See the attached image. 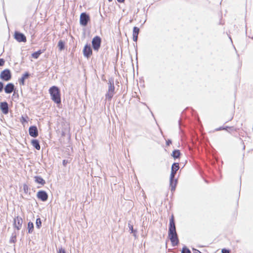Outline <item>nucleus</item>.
<instances>
[{
    "label": "nucleus",
    "mask_w": 253,
    "mask_h": 253,
    "mask_svg": "<svg viewBox=\"0 0 253 253\" xmlns=\"http://www.w3.org/2000/svg\"><path fill=\"white\" fill-rule=\"evenodd\" d=\"M49 93L52 100L57 105H60L61 100L59 88L57 86H52L49 89Z\"/></svg>",
    "instance_id": "obj_1"
},
{
    "label": "nucleus",
    "mask_w": 253,
    "mask_h": 253,
    "mask_svg": "<svg viewBox=\"0 0 253 253\" xmlns=\"http://www.w3.org/2000/svg\"><path fill=\"white\" fill-rule=\"evenodd\" d=\"M179 164L174 163L171 167V173L170 175V184L171 186V189L174 190L176 186V180H174V178L177 171L179 169Z\"/></svg>",
    "instance_id": "obj_2"
},
{
    "label": "nucleus",
    "mask_w": 253,
    "mask_h": 253,
    "mask_svg": "<svg viewBox=\"0 0 253 253\" xmlns=\"http://www.w3.org/2000/svg\"><path fill=\"white\" fill-rule=\"evenodd\" d=\"M168 237L171 241L172 246L178 245L179 240L176 231L168 232Z\"/></svg>",
    "instance_id": "obj_3"
},
{
    "label": "nucleus",
    "mask_w": 253,
    "mask_h": 253,
    "mask_svg": "<svg viewBox=\"0 0 253 253\" xmlns=\"http://www.w3.org/2000/svg\"><path fill=\"white\" fill-rule=\"evenodd\" d=\"M0 79L4 81H8L11 78V74L9 69L2 71L0 74Z\"/></svg>",
    "instance_id": "obj_4"
},
{
    "label": "nucleus",
    "mask_w": 253,
    "mask_h": 253,
    "mask_svg": "<svg viewBox=\"0 0 253 253\" xmlns=\"http://www.w3.org/2000/svg\"><path fill=\"white\" fill-rule=\"evenodd\" d=\"M90 20L89 16L85 13L81 14L80 18V24L82 26H85L87 25L88 22Z\"/></svg>",
    "instance_id": "obj_5"
},
{
    "label": "nucleus",
    "mask_w": 253,
    "mask_h": 253,
    "mask_svg": "<svg viewBox=\"0 0 253 253\" xmlns=\"http://www.w3.org/2000/svg\"><path fill=\"white\" fill-rule=\"evenodd\" d=\"M101 39L99 36H95L92 41V45L93 49L98 50L100 47Z\"/></svg>",
    "instance_id": "obj_6"
},
{
    "label": "nucleus",
    "mask_w": 253,
    "mask_h": 253,
    "mask_svg": "<svg viewBox=\"0 0 253 253\" xmlns=\"http://www.w3.org/2000/svg\"><path fill=\"white\" fill-rule=\"evenodd\" d=\"M115 93V86L113 84L110 83L108 87V90L106 94V98L110 100L113 97Z\"/></svg>",
    "instance_id": "obj_7"
},
{
    "label": "nucleus",
    "mask_w": 253,
    "mask_h": 253,
    "mask_svg": "<svg viewBox=\"0 0 253 253\" xmlns=\"http://www.w3.org/2000/svg\"><path fill=\"white\" fill-rule=\"evenodd\" d=\"M14 38L18 42H26V37L25 36L21 33L18 32H15L14 33Z\"/></svg>",
    "instance_id": "obj_8"
},
{
    "label": "nucleus",
    "mask_w": 253,
    "mask_h": 253,
    "mask_svg": "<svg viewBox=\"0 0 253 253\" xmlns=\"http://www.w3.org/2000/svg\"><path fill=\"white\" fill-rule=\"evenodd\" d=\"M22 222V219L20 217L17 216L14 219V225L17 230L21 228Z\"/></svg>",
    "instance_id": "obj_9"
},
{
    "label": "nucleus",
    "mask_w": 253,
    "mask_h": 253,
    "mask_svg": "<svg viewBox=\"0 0 253 253\" xmlns=\"http://www.w3.org/2000/svg\"><path fill=\"white\" fill-rule=\"evenodd\" d=\"M37 197L42 201H45L48 199V195L44 191H40L37 193Z\"/></svg>",
    "instance_id": "obj_10"
},
{
    "label": "nucleus",
    "mask_w": 253,
    "mask_h": 253,
    "mask_svg": "<svg viewBox=\"0 0 253 253\" xmlns=\"http://www.w3.org/2000/svg\"><path fill=\"white\" fill-rule=\"evenodd\" d=\"M83 53L84 56L88 57L92 54V49L89 45H85L83 49Z\"/></svg>",
    "instance_id": "obj_11"
},
{
    "label": "nucleus",
    "mask_w": 253,
    "mask_h": 253,
    "mask_svg": "<svg viewBox=\"0 0 253 253\" xmlns=\"http://www.w3.org/2000/svg\"><path fill=\"white\" fill-rule=\"evenodd\" d=\"M29 134L30 136L36 137L38 135V131L36 126H30L29 129Z\"/></svg>",
    "instance_id": "obj_12"
},
{
    "label": "nucleus",
    "mask_w": 253,
    "mask_h": 253,
    "mask_svg": "<svg viewBox=\"0 0 253 253\" xmlns=\"http://www.w3.org/2000/svg\"><path fill=\"white\" fill-rule=\"evenodd\" d=\"M176 231L175 223L174 220V216L173 215H171L169 219V232Z\"/></svg>",
    "instance_id": "obj_13"
},
{
    "label": "nucleus",
    "mask_w": 253,
    "mask_h": 253,
    "mask_svg": "<svg viewBox=\"0 0 253 253\" xmlns=\"http://www.w3.org/2000/svg\"><path fill=\"white\" fill-rule=\"evenodd\" d=\"M0 108L3 114H7L8 113V106L6 102H1Z\"/></svg>",
    "instance_id": "obj_14"
},
{
    "label": "nucleus",
    "mask_w": 253,
    "mask_h": 253,
    "mask_svg": "<svg viewBox=\"0 0 253 253\" xmlns=\"http://www.w3.org/2000/svg\"><path fill=\"white\" fill-rule=\"evenodd\" d=\"M14 90V85L12 83L7 84L4 87V91L6 93H11Z\"/></svg>",
    "instance_id": "obj_15"
},
{
    "label": "nucleus",
    "mask_w": 253,
    "mask_h": 253,
    "mask_svg": "<svg viewBox=\"0 0 253 253\" xmlns=\"http://www.w3.org/2000/svg\"><path fill=\"white\" fill-rule=\"evenodd\" d=\"M139 32V29L137 27H134L133 29V40L134 42L137 41L138 35Z\"/></svg>",
    "instance_id": "obj_16"
},
{
    "label": "nucleus",
    "mask_w": 253,
    "mask_h": 253,
    "mask_svg": "<svg viewBox=\"0 0 253 253\" xmlns=\"http://www.w3.org/2000/svg\"><path fill=\"white\" fill-rule=\"evenodd\" d=\"M30 75L28 72L25 73L22 77L19 79V82L20 85H24L25 84V80L29 77Z\"/></svg>",
    "instance_id": "obj_17"
},
{
    "label": "nucleus",
    "mask_w": 253,
    "mask_h": 253,
    "mask_svg": "<svg viewBox=\"0 0 253 253\" xmlns=\"http://www.w3.org/2000/svg\"><path fill=\"white\" fill-rule=\"evenodd\" d=\"M34 178L36 182L42 185H44L45 183V180L41 176H36Z\"/></svg>",
    "instance_id": "obj_18"
},
{
    "label": "nucleus",
    "mask_w": 253,
    "mask_h": 253,
    "mask_svg": "<svg viewBox=\"0 0 253 253\" xmlns=\"http://www.w3.org/2000/svg\"><path fill=\"white\" fill-rule=\"evenodd\" d=\"M31 143L33 146L37 150H39L41 149V146L38 140H33L31 142Z\"/></svg>",
    "instance_id": "obj_19"
},
{
    "label": "nucleus",
    "mask_w": 253,
    "mask_h": 253,
    "mask_svg": "<svg viewBox=\"0 0 253 253\" xmlns=\"http://www.w3.org/2000/svg\"><path fill=\"white\" fill-rule=\"evenodd\" d=\"M43 50H39L38 51L34 52L32 54V57L34 59H37L39 58L40 55L44 51Z\"/></svg>",
    "instance_id": "obj_20"
},
{
    "label": "nucleus",
    "mask_w": 253,
    "mask_h": 253,
    "mask_svg": "<svg viewBox=\"0 0 253 253\" xmlns=\"http://www.w3.org/2000/svg\"><path fill=\"white\" fill-rule=\"evenodd\" d=\"M57 46L59 48V50L60 51H62V50H63L64 49V46H65L64 42L63 41H62V40H60L58 42Z\"/></svg>",
    "instance_id": "obj_21"
},
{
    "label": "nucleus",
    "mask_w": 253,
    "mask_h": 253,
    "mask_svg": "<svg viewBox=\"0 0 253 253\" xmlns=\"http://www.w3.org/2000/svg\"><path fill=\"white\" fill-rule=\"evenodd\" d=\"M172 156L174 158H178L180 155V152L178 150H175L172 153Z\"/></svg>",
    "instance_id": "obj_22"
},
{
    "label": "nucleus",
    "mask_w": 253,
    "mask_h": 253,
    "mask_svg": "<svg viewBox=\"0 0 253 253\" xmlns=\"http://www.w3.org/2000/svg\"><path fill=\"white\" fill-rule=\"evenodd\" d=\"M28 228L29 229V232H32L34 229V224L32 222H29L28 223Z\"/></svg>",
    "instance_id": "obj_23"
},
{
    "label": "nucleus",
    "mask_w": 253,
    "mask_h": 253,
    "mask_svg": "<svg viewBox=\"0 0 253 253\" xmlns=\"http://www.w3.org/2000/svg\"><path fill=\"white\" fill-rule=\"evenodd\" d=\"M36 226L38 228H40V227L42 225V222L41 220V219L40 218H38L36 220Z\"/></svg>",
    "instance_id": "obj_24"
},
{
    "label": "nucleus",
    "mask_w": 253,
    "mask_h": 253,
    "mask_svg": "<svg viewBox=\"0 0 253 253\" xmlns=\"http://www.w3.org/2000/svg\"><path fill=\"white\" fill-rule=\"evenodd\" d=\"M181 253H191V251L189 250L188 248L186 247H184L182 248Z\"/></svg>",
    "instance_id": "obj_25"
},
{
    "label": "nucleus",
    "mask_w": 253,
    "mask_h": 253,
    "mask_svg": "<svg viewBox=\"0 0 253 253\" xmlns=\"http://www.w3.org/2000/svg\"><path fill=\"white\" fill-rule=\"evenodd\" d=\"M23 190L24 193L26 194L28 193V192H29L28 186L26 184H24L23 185Z\"/></svg>",
    "instance_id": "obj_26"
},
{
    "label": "nucleus",
    "mask_w": 253,
    "mask_h": 253,
    "mask_svg": "<svg viewBox=\"0 0 253 253\" xmlns=\"http://www.w3.org/2000/svg\"><path fill=\"white\" fill-rule=\"evenodd\" d=\"M57 253H66L65 251L62 248H60L57 252Z\"/></svg>",
    "instance_id": "obj_27"
},
{
    "label": "nucleus",
    "mask_w": 253,
    "mask_h": 253,
    "mask_svg": "<svg viewBox=\"0 0 253 253\" xmlns=\"http://www.w3.org/2000/svg\"><path fill=\"white\" fill-rule=\"evenodd\" d=\"M20 121L22 124H24L25 123L27 122L26 119L23 117H21V118L20 119Z\"/></svg>",
    "instance_id": "obj_28"
},
{
    "label": "nucleus",
    "mask_w": 253,
    "mask_h": 253,
    "mask_svg": "<svg viewBox=\"0 0 253 253\" xmlns=\"http://www.w3.org/2000/svg\"><path fill=\"white\" fill-rule=\"evenodd\" d=\"M233 117H234V114L233 113H232L230 115V116L229 117V118H228V119L227 120V121H231L233 118Z\"/></svg>",
    "instance_id": "obj_29"
},
{
    "label": "nucleus",
    "mask_w": 253,
    "mask_h": 253,
    "mask_svg": "<svg viewBox=\"0 0 253 253\" xmlns=\"http://www.w3.org/2000/svg\"><path fill=\"white\" fill-rule=\"evenodd\" d=\"M222 253H230V250L226 249H222L221 250Z\"/></svg>",
    "instance_id": "obj_30"
},
{
    "label": "nucleus",
    "mask_w": 253,
    "mask_h": 253,
    "mask_svg": "<svg viewBox=\"0 0 253 253\" xmlns=\"http://www.w3.org/2000/svg\"><path fill=\"white\" fill-rule=\"evenodd\" d=\"M4 60L1 58L0 59V66H3L4 64Z\"/></svg>",
    "instance_id": "obj_31"
},
{
    "label": "nucleus",
    "mask_w": 253,
    "mask_h": 253,
    "mask_svg": "<svg viewBox=\"0 0 253 253\" xmlns=\"http://www.w3.org/2000/svg\"><path fill=\"white\" fill-rule=\"evenodd\" d=\"M3 88V84L0 82V92L2 91Z\"/></svg>",
    "instance_id": "obj_32"
},
{
    "label": "nucleus",
    "mask_w": 253,
    "mask_h": 253,
    "mask_svg": "<svg viewBox=\"0 0 253 253\" xmlns=\"http://www.w3.org/2000/svg\"><path fill=\"white\" fill-rule=\"evenodd\" d=\"M166 144L168 146H169L170 144H171V141L170 140H167Z\"/></svg>",
    "instance_id": "obj_33"
},
{
    "label": "nucleus",
    "mask_w": 253,
    "mask_h": 253,
    "mask_svg": "<svg viewBox=\"0 0 253 253\" xmlns=\"http://www.w3.org/2000/svg\"><path fill=\"white\" fill-rule=\"evenodd\" d=\"M224 129H226V128L223 127H220L216 129V130H224Z\"/></svg>",
    "instance_id": "obj_34"
},
{
    "label": "nucleus",
    "mask_w": 253,
    "mask_h": 253,
    "mask_svg": "<svg viewBox=\"0 0 253 253\" xmlns=\"http://www.w3.org/2000/svg\"><path fill=\"white\" fill-rule=\"evenodd\" d=\"M68 162L67 161L65 160H64L63 161V165L64 166H66Z\"/></svg>",
    "instance_id": "obj_35"
},
{
    "label": "nucleus",
    "mask_w": 253,
    "mask_h": 253,
    "mask_svg": "<svg viewBox=\"0 0 253 253\" xmlns=\"http://www.w3.org/2000/svg\"><path fill=\"white\" fill-rule=\"evenodd\" d=\"M117 1L119 2H123L125 0H117Z\"/></svg>",
    "instance_id": "obj_36"
},
{
    "label": "nucleus",
    "mask_w": 253,
    "mask_h": 253,
    "mask_svg": "<svg viewBox=\"0 0 253 253\" xmlns=\"http://www.w3.org/2000/svg\"><path fill=\"white\" fill-rule=\"evenodd\" d=\"M129 228L131 230V231H132L133 230V226L132 225H130V226H129Z\"/></svg>",
    "instance_id": "obj_37"
},
{
    "label": "nucleus",
    "mask_w": 253,
    "mask_h": 253,
    "mask_svg": "<svg viewBox=\"0 0 253 253\" xmlns=\"http://www.w3.org/2000/svg\"><path fill=\"white\" fill-rule=\"evenodd\" d=\"M109 0V1H112V0Z\"/></svg>",
    "instance_id": "obj_38"
}]
</instances>
